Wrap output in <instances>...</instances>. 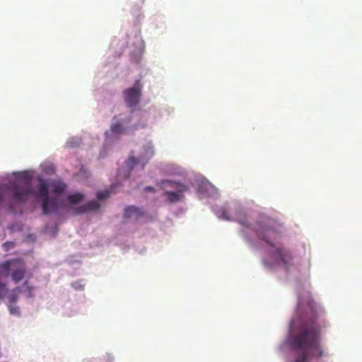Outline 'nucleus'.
Wrapping results in <instances>:
<instances>
[{
    "label": "nucleus",
    "instance_id": "20e7f679",
    "mask_svg": "<svg viewBox=\"0 0 362 362\" xmlns=\"http://www.w3.org/2000/svg\"><path fill=\"white\" fill-rule=\"evenodd\" d=\"M37 197L41 199L42 204V214L47 215L55 213L61 207H63V203L58 199V197L49 198L47 195V185L44 181H41L37 187Z\"/></svg>",
    "mask_w": 362,
    "mask_h": 362
},
{
    "label": "nucleus",
    "instance_id": "aec40b11",
    "mask_svg": "<svg viewBox=\"0 0 362 362\" xmlns=\"http://www.w3.org/2000/svg\"><path fill=\"white\" fill-rule=\"evenodd\" d=\"M296 325V322H295V320H292L291 321V327H293Z\"/></svg>",
    "mask_w": 362,
    "mask_h": 362
},
{
    "label": "nucleus",
    "instance_id": "7ed1b4c3",
    "mask_svg": "<svg viewBox=\"0 0 362 362\" xmlns=\"http://www.w3.org/2000/svg\"><path fill=\"white\" fill-rule=\"evenodd\" d=\"M6 194H9L10 199L15 204L25 202L33 194L30 177L25 173H21L17 179L8 185H0V202Z\"/></svg>",
    "mask_w": 362,
    "mask_h": 362
},
{
    "label": "nucleus",
    "instance_id": "1a4fd4ad",
    "mask_svg": "<svg viewBox=\"0 0 362 362\" xmlns=\"http://www.w3.org/2000/svg\"><path fill=\"white\" fill-rule=\"evenodd\" d=\"M142 216V211L134 206H127L125 211H124V217L125 218L138 219Z\"/></svg>",
    "mask_w": 362,
    "mask_h": 362
},
{
    "label": "nucleus",
    "instance_id": "9d476101",
    "mask_svg": "<svg viewBox=\"0 0 362 362\" xmlns=\"http://www.w3.org/2000/svg\"><path fill=\"white\" fill-rule=\"evenodd\" d=\"M146 160L145 161L143 160L142 158H134L133 156H131L129 157V159H127V167H129V169L132 170L133 168L136 166L137 165L141 163V169L144 167V164H146Z\"/></svg>",
    "mask_w": 362,
    "mask_h": 362
},
{
    "label": "nucleus",
    "instance_id": "f257e3e1",
    "mask_svg": "<svg viewBox=\"0 0 362 362\" xmlns=\"http://www.w3.org/2000/svg\"><path fill=\"white\" fill-rule=\"evenodd\" d=\"M309 311L300 313V305L298 304V314L300 315L299 330L297 334L291 337L290 346L295 351H301L294 362H307L310 356L319 358L322 356L320 341V332L326 327L325 320L308 303Z\"/></svg>",
    "mask_w": 362,
    "mask_h": 362
},
{
    "label": "nucleus",
    "instance_id": "4be33fe9",
    "mask_svg": "<svg viewBox=\"0 0 362 362\" xmlns=\"http://www.w3.org/2000/svg\"><path fill=\"white\" fill-rule=\"evenodd\" d=\"M4 287V284L0 282V288H3Z\"/></svg>",
    "mask_w": 362,
    "mask_h": 362
},
{
    "label": "nucleus",
    "instance_id": "f03ea898",
    "mask_svg": "<svg viewBox=\"0 0 362 362\" xmlns=\"http://www.w3.org/2000/svg\"><path fill=\"white\" fill-rule=\"evenodd\" d=\"M235 220L244 227L243 232L245 234L247 229L253 230L259 240L266 243L269 247L272 248V250L268 251V254L274 263L270 264L266 259H263V264L266 267L271 268L274 264L281 265L285 269L291 267L293 255L290 250L280 245L279 230L276 228V223L272 219L265 218L254 224H250L241 209H235Z\"/></svg>",
    "mask_w": 362,
    "mask_h": 362
},
{
    "label": "nucleus",
    "instance_id": "a211bd4d",
    "mask_svg": "<svg viewBox=\"0 0 362 362\" xmlns=\"http://www.w3.org/2000/svg\"><path fill=\"white\" fill-rule=\"evenodd\" d=\"M10 313H11V314H18V308H10Z\"/></svg>",
    "mask_w": 362,
    "mask_h": 362
},
{
    "label": "nucleus",
    "instance_id": "5701e85b",
    "mask_svg": "<svg viewBox=\"0 0 362 362\" xmlns=\"http://www.w3.org/2000/svg\"><path fill=\"white\" fill-rule=\"evenodd\" d=\"M1 298V293H0V299Z\"/></svg>",
    "mask_w": 362,
    "mask_h": 362
},
{
    "label": "nucleus",
    "instance_id": "412c9836",
    "mask_svg": "<svg viewBox=\"0 0 362 362\" xmlns=\"http://www.w3.org/2000/svg\"><path fill=\"white\" fill-rule=\"evenodd\" d=\"M146 191H148V192L153 191V188L152 187H146Z\"/></svg>",
    "mask_w": 362,
    "mask_h": 362
},
{
    "label": "nucleus",
    "instance_id": "9b49d317",
    "mask_svg": "<svg viewBox=\"0 0 362 362\" xmlns=\"http://www.w3.org/2000/svg\"><path fill=\"white\" fill-rule=\"evenodd\" d=\"M82 199H83V195L79 192L69 195L66 197V199H68L69 203L71 204H78L81 202Z\"/></svg>",
    "mask_w": 362,
    "mask_h": 362
},
{
    "label": "nucleus",
    "instance_id": "f3484780",
    "mask_svg": "<svg viewBox=\"0 0 362 362\" xmlns=\"http://www.w3.org/2000/svg\"><path fill=\"white\" fill-rule=\"evenodd\" d=\"M4 247H6V250H8L9 247H13L12 242H6V243H4Z\"/></svg>",
    "mask_w": 362,
    "mask_h": 362
},
{
    "label": "nucleus",
    "instance_id": "423d86ee",
    "mask_svg": "<svg viewBox=\"0 0 362 362\" xmlns=\"http://www.w3.org/2000/svg\"><path fill=\"white\" fill-rule=\"evenodd\" d=\"M164 187H170L173 190H165L164 196L167 197L168 202L175 204L182 200L183 194L188 190L185 185L167 180L163 183Z\"/></svg>",
    "mask_w": 362,
    "mask_h": 362
},
{
    "label": "nucleus",
    "instance_id": "39448f33",
    "mask_svg": "<svg viewBox=\"0 0 362 362\" xmlns=\"http://www.w3.org/2000/svg\"><path fill=\"white\" fill-rule=\"evenodd\" d=\"M0 269L3 270L6 276H8L11 271V279L15 282L21 281L25 276V264L20 259L7 261L0 265Z\"/></svg>",
    "mask_w": 362,
    "mask_h": 362
},
{
    "label": "nucleus",
    "instance_id": "f8f14e48",
    "mask_svg": "<svg viewBox=\"0 0 362 362\" xmlns=\"http://www.w3.org/2000/svg\"><path fill=\"white\" fill-rule=\"evenodd\" d=\"M65 187V184L61 182H56L52 184V193H54L55 194H60L64 192Z\"/></svg>",
    "mask_w": 362,
    "mask_h": 362
},
{
    "label": "nucleus",
    "instance_id": "4468645a",
    "mask_svg": "<svg viewBox=\"0 0 362 362\" xmlns=\"http://www.w3.org/2000/svg\"><path fill=\"white\" fill-rule=\"evenodd\" d=\"M110 193H111V191H110V190L101 191V192H98V194H96V197H98V199L100 200H103V199L107 198Z\"/></svg>",
    "mask_w": 362,
    "mask_h": 362
},
{
    "label": "nucleus",
    "instance_id": "0eeeda50",
    "mask_svg": "<svg viewBox=\"0 0 362 362\" xmlns=\"http://www.w3.org/2000/svg\"><path fill=\"white\" fill-rule=\"evenodd\" d=\"M142 90V85L139 81H136L132 88H127L123 91L124 102L127 103V107L134 109L139 103L141 98V91Z\"/></svg>",
    "mask_w": 362,
    "mask_h": 362
},
{
    "label": "nucleus",
    "instance_id": "dca6fc26",
    "mask_svg": "<svg viewBox=\"0 0 362 362\" xmlns=\"http://www.w3.org/2000/svg\"><path fill=\"white\" fill-rule=\"evenodd\" d=\"M219 218L222 220H230V216L227 214V212L225 209L222 210V213H221V215H219Z\"/></svg>",
    "mask_w": 362,
    "mask_h": 362
},
{
    "label": "nucleus",
    "instance_id": "ddd939ff",
    "mask_svg": "<svg viewBox=\"0 0 362 362\" xmlns=\"http://www.w3.org/2000/svg\"><path fill=\"white\" fill-rule=\"evenodd\" d=\"M110 131L115 135H119L124 132V127L119 122L114 123L110 127Z\"/></svg>",
    "mask_w": 362,
    "mask_h": 362
},
{
    "label": "nucleus",
    "instance_id": "6ab92c4d",
    "mask_svg": "<svg viewBox=\"0 0 362 362\" xmlns=\"http://www.w3.org/2000/svg\"><path fill=\"white\" fill-rule=\"evenodd\" d=\"M10 301H11V303H16V296L15 295H12L11 296H10Z\"/></svg>",
    "mask_w": 362,
    "mask_h": 362
},
{
    "label": "nucleus",
    "instance_id": "2eb2a0df",
    "mask_svg": "<svg viewBox=\"0 0 362 362\" xmlns=\"http://www.w3.org/2000/svg\"><path fill=\"white\" fill-rule=\"evenodd\" d=\"M23 288H24V291L28 293V297H30L33 291V287L28 285V281H25L24 285H23Z\"/></svg>",
    "mask_w": 362,
    "mask_h": 362
},
{
    "label": "nucleus",
    "instance_id": "6e6552de",
    "mask_svg": "<svg viewBox=\"0 0 362 362\" xmlns=\"http://www.w3.org/2000/svg\"><path fill=\"white\" fill-rule=\"evenodd\" d=\"M100 208V204H98L96 201H90L87 202L86 204L82 205L81 206L74 209V214H85L88 211H93L98 209Z\"/></svg>",
    "mask_w": 362,
    "mask_h": 362
}]
</instances>
